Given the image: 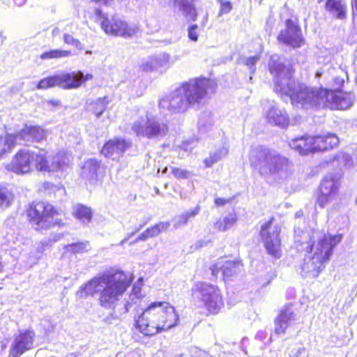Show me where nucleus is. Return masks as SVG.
Segmentation results:
<instances>
[{
    "mask_svg": "<svg viewBox=\"0 0 357 357\" xmlns=\"http://www.w3.org/2000/svg\"><path fill=\"white\" fill-rule=\"evenodd\" d=\"M268 68L274 77L275 92L289 97L292 105L296 108L306 111L321 107L347 109L354 103L355 96L351 93L310 86L294 79L292 68L287 67L277 54L271 56Z\"/></svg>",
    "mask_w": 357,
    "mask_h": 357,
    "instance_id": "obj_1",
    "label": "nucleus"
},
{
    "mask_svg": "<svg viewBox=\"0 0 357 357\" xmlns=\"http://www.w3.org/2000/svg\"><path fill=\"white\" fill-rule=\"evenodd\" d=\"M130 281L122 271H110L91 278L77 291L79 298L98 296L99 305L106 310H114L130 286Z\"/></svg>",
    "mask_w": 357,
    "mask_h": 357,
    "instance_id": "obj_2",
    "label": "nucleus"
},
{
    "mask_svg": "<svg viewBox=\"0 0 357 357\" xmlns=\"http://www.w3.org/2000/svg\"><path fill=\"white\" fill-rule=\"evenodd\" d=\"M212 82L200 77L183 82L169 95L159 102L161 109L172 113H179L187 110L189 107L198 105L206 97Z\"/></svg>",
    "mask_w": 357,
    "mask_h": 357,
    "instance_id": "obj_3",
    "label": "nucleus"
},
{
    "mask_svg": "<svg viewBox=\"0 0 357 357\" xmlns=\"http://www.w3.org/2000/svg\"><path fill=\"white\" fill-rule=\"evenodd\" d=\"M315 235L317 241H310L306 247V254L301 265L302 271L313 277H317L325 268V264L329 261L334 248L342 240V235L340 234L332 235L314 233V238Z\"/></svg>",
    "mask_w": 357,
    "mask_h": 357,
    "instance_id": "obj_4",
    "label": "nucleus"
},
{
    "mask_svg": "<svg viewBox=\"0 0 357 357\" xmlns=\"http://www.w3.org/2000/svg\"><path fill=\"white\" fill-rule=\"evenodd\" d=\"M251 166L264 177L275 176L286 173L289 160L278 151L257 146L250 153Z\"/></svg>",
    "mask_w": 357,
    "mask_h": 357,
    "instance_id": "obj_5",
    "label": "nucleus"
},
{
    "mask_svg": "<svg viewBox=\"0 0 357 357\" xmlns=\"http://www.w3.org/2000/svg\"><path fill=\"white\" fill-rule=\"evenodd\" d=\"M192 296L195 302L212 314H217L224 305L220 289L207 282L195 283L192 287Z\"/></svg>",
    "mask_w": 357,
    "mask_h": 357,
    "instance_id": "obj_6",
    "label": "nucleus"
},
{
    "mask_svg": "<svg viewBox=\"0 0 357 357\" xmlns=\"http://www.w3.org/2000/svg\"><path fill=\"white\" fill-rule=\"evenodd\" d=\"M132 131L139 138H146L149 140L160 141L169 132V128L162 119L149 116L138 117L134 121L131 127Z\"/></svg>",
    "mask_w": 357,
    "mask_h": 357,
    "instance_id": "obj_7",
    "label": "nucleus"
},
{
    "mask_svg": "<svg viewBox=\"0 0 357 357\" xmlns=\"http://www.w3.org/2000/svg\"><path fill=\"white\" fill-rule=\"evenodd\" d=\"M95 16L102 29L108 35L131 38L137 33L136 26L128 24L118 15H111L104 13L100 8H96Z\"/></svg>",
    "mask_w": 357,
    "mask_h": 357,
    "instance_id": "obj_8",
    "label": "nucleus"
},
{
    "mask_svg": "<svg viewBox=\"0 0 357 357\" xmlns=\"http://www.w3.org/2000/svg\"><path fill=\"white\" fill-rule=\"evenodd\" d=\"M55 214L53 206L44 202H33L27 210L29 221L36 230L46 229L56 225Z\"/></svg>",
    "mask_w": 357,
    "mask_h": 357,
    "instance_id": "obj_9",
    "label": "nucleus"
},
{
    "mask_svg": "<svg viewBox=\"0 0 357 357\" xmlns=\"http://www.w3.org/2000/svg\"><path fill=\"white\" fill-rule=\"evenodd\" d=\"M277 39L280 43L294 49L303 45L305 40L296 17L285 20L284 27L280 30Z\"/></svg>",
    "mask_w": 357,
    "mask_h": 357,
    "instance_id": "obj_10",
    "label": "nucleus"
},
{
    "mask_svg": "<svg viewBox=\"0 0 357 357\" xmlns=\"http://www.w3.org/2000/svg\"><path fill=\"white\" fill-rule=\"evenodd\" d=\"M273 218L261 225L260 236L268 253L275 258H279L281 255L280 227L273 225Z\"/></svg>",
    "mask_w": 357,
    "mask_h": 357,
    "instance_id": "obj_11",
    "label": "nucleus"
},
{
    "mask_svg": "<svg viewBox=\"0 0 357 357\" xmlns=\"http://www.w3.org/2000/svg\"><path fill=\"white\" fill-rule=\"evenodd\" d=\"M341 175L339 173H329L322 179L319 186V194L316 204L324 208L337 195L340 185Z\"/></svg>",
    "mask_w": 357,
    "mask_h": 357,
    "instance_id": "obj_12",
    "label": "nucleus"
},
{
    "mask_svg": "<svg viewBox=\"0 0 357 357\" xmlns=\"http://www.w3.org/2000/svg\"><path fill=\"white\" fill-rule=\"evenodd\" d=\"M81 86V79H79L76 72L61 73L53 76L43 78L37 85L38 89H47L50 87L59 86L63 89H76Z\"/></svg>",
    "mask_w": 357,
    "mask_h": 357,
    "instance_id": "obj_13",
    "label": "nucleus"
},
{
    "mask_svg": "<svg viewBox=\"0 0 357 357\" xmlns=\"http://www.w3.org/2000/svg\"><path fill=\"white\" fill-rule=\"evenodd\" d=\"M165 305L166 302L151 303L135 321V327L145 335L146 328L149 329L150 326L160 321L159 317L165 309Z\"/></svg>",
    "mask_w": 357,
    "mask_h": 357,
    "instance_id": "obj_14",
    "label": "nucleus"
},
{
    "mask_svg": "<svg viewBox=\"0 0 357 357\" xmlns=\"http://www.w3.org/2000/svg\"><path fill=\"white\" fill-rule=\"evenodd\" d=\"M165 309L160 315V321L157 324H153L150 326L149 329L146 328L145 335H154L162 331H167L177 325L179 318L178 315L176 313L175 309L173 306L170 305L168 303L165 305Z\"/></svg>",
    "mask_w": 357,
    "mask_h": 357,
    "instance_id": "obj_15",
    "label": "nucleus"
},
{
    "mask_svg": "<svg viewBox=\"0 0 357 357\" xmlns=\"http://www.w3.org/2000/svg\"><path fill=\"white\" fill-rule=\"evenodd\" d=\"M34 166L36 169L42 172H51L63 169L66 164V158L61 153L56 155H46L44 153H34Z\"/></svg>",
    "mask_w": 357,
    "mask_h": 357,
    "instance_id": "obj_16",
    "label": "nucleus"
},
{
    "mask_svg": "<svg viewBox=\"0 0 357 357\" xmlns=\"http://www.w3.org/2000/svg\"><path fill=\"white\" fill-rule=\"evenodd\" d=\"M35 333L33 330H24L15 334L10 347V357H20L33 347Z\"/></svg>",
    "mask_w": 357,
    "mask_h": 357,
    "instance_id": "obj_17",
    "label": "nucleus"
},
{
    "mask_svg": "<svg viewBox=\"0 0 357 357\" xmlns=\"http://www.w3.org/2000/svg\"><path fill=\"white\" fill-rule=\"evenodd\" d=\"M34 152L29 150H20L6 165V169L17 174H25L32 170Z\"/></svg>",
    "mask_w": 357,
    "mask_h": 357,
    "instance_id": "obj_18",
    "label": "nucleus"
},
{
    "mask_svg": "<svg viewBox=\"0 0 357 357\" xmlns=\"http://www.w3.org/2000/svg\"><path fill=\"white\" fill-rule=\"evenodd\" d=\"M17 144L29 146L32 143L40 142L46 138V131L39 126H28L14 134Z\"/></svg>",
    "mask_w": 357,
    "mask_h": 357,
    "instance_id": "obj_19",
    "label": "nucleus"
},
{
    "mask_svg": "<svg viewBox=\"0 0 357 357\" xmlns=\"http://www.w3.org/2000/svg\"><path fill=\"white\" fill-rule=\"evenodd\" d=\"M213 276H217L220 271L225 280H229L241 273L243 266L240 259L221 260L211 267Z\"/></svg>",
    "mask_w": 357,
    "mask_h": 357,
    "instance_id": "obj_20",
    "label": "nucleus"
},
{
    "mask_svg": "<svg viewBox=\"0 0 357 357\" xmlns=\"http://www.w3.org/2000/svg\"><path fill=\"white\" fill-rule=\"evenodd\" d=\"M296 314L291 304L284 305L274 320L275 333L277 335L284 334L291 322L296 320Z\"/></svg>",
    "mask_w": 357,
    "mask_h": 357,
    "instance_id": "obj_21",
    "label": "nucleus"
},
{
    "mask_svg": "<svg viewBox=\"0 0 357 357\" xmlns=\"http://www.w3.org/2000/svg\"><path fill=\"white\" fill-rule=\"evenodd\" d=\"M130 146L131 143L129 141L122 138H115L105 144L101 153L107 158L117 160Z\"/></svg>",
    "mask_w": 357,
    "mask_h": 357,
    "instance_id": "obj_22",
    "label": "nucleus"
},
{
    "mask_svg": "<svg viewBox=\"0 0 357 357\" xmlns=\"http://www.w3.org/2000/svg\"><path fill=\"white\" fill-rule=\"evenodd\" d=\"M290 147L301 155H307L315 152L314 137L303 135L289 142Z\"/></svg>",
    "mask_w": 357,
    "mask_h": 357,
    "instance_id": "obj_23",
    "label": "nucleus"
},
{
    "mask_svg": "<svg viewBox=\"0 0 357 357\" xmlns=\"http://www.w3.org/2000/svg\"><path fill=\"white\" fill-rule=\"evenodd\" d=\"M266 119L268 123L282 128L287 126L289 123L286 111L279 109L275 102L270 105L266 112Z\"/></svg>",
    "mask_w": 357,
    "mask_h": 357,
    "instance_id": "obj_24",
    "label": "nucleus"
},
{
    "mask_svg": "<svg viewBox=\"0 0 357 357\" xmlns=\"http://www.w3.org/2000/svg\"><path fill=\"white\" fill-rule=\"evenodd\" d=\"M172 64L170 56L167 53H160L151 56L149 59L143 64L144 70H162L169 68Z\"/></svg>",
    "mask_w": 357,
    "mask_h": 357,
    "instance_id": "obj_25",
    "label": "nucleus"
},
{
    "mask_svg": "<svg viewBox=\"0 0 357 357\" xmlns=\"http://www.w3.org/2000/svg\"><path fill=\"white\" fill-rule=\"evenodd\" d=\"M325 10L337 20H344L347 17V5L345 0H326Z\"/></svg>",
    "mask_w": 357,
    "mask_h": 357,
    "instance_id": "obj_26",
    "label": "nucleus"
},
{
    "mask_svg": "<svg viewBox=\"0 0 357 357\" xmlns=\"http://www.w3.org/2000/svg\"><path fill=\"white\" fill-rule=\"evenodd\" d=\"M314 137V150L317 151H324L337 146L340 142L337 135L332 133L316 135Z\"/></svg>",
    "mask_w": 357,
    "mask_h": 357,
    "instance_id": "obj_27",
    "label": "nucleus"
},
{
    "mask_svg": "<svg viewBox=\"0 0 357 357\" xmlns=\"http://www.w3.org/2000/svg\"><path fill=\"white\" fill-rule=\"evenodd\" d=\"M100 167V161L97 159L91 158L87 160L82 169V176L83 178L89 181L91 183L97 181L98 170Z\"/></svg>",
    "mask_w": 357,
    "mask_h": 357,
    "instance_id": "obj_28",
    "label": "nucleus"
},
{
    "mask_svg": "<svg viewBox=\"0 0 357 357\" xmlns=\"http://www.w3.org/2000/svg\"><path fill=\"white\" fill-rule=\"evenodd\" d=\"M173 4L182 12L187 20L195 21L197 17L196 8L190 0H173Z\"/></svg>",
    "mask_w": 357,
    "mask_h": 357,
    "instance_id": "obj_29",
    "label": "nucleus"
},
{
    "mask_svg": "<svg viewBox=\"0 0 357 357\" xmlns=\"http://www.w3.org/2000/svg\"><path fill=\"white\" fill-rule=\"evenodd\" d=\"M198 132L200 135H205L211 132L214 127L213 119L211 112H204L197 122Z\"/></svg>",
    "mask_w": 357,
    "mask_h": 357,
    "instance_id": "obj_30",
    "label": "nucleus"
},
{
    "mask_svg": "<svg viewBox=\"0 0 357 357\" xmlns=\"http://www.w3.org/2000/svg\"><path fill=\"white\" fill-rule=\"evenodd\" d=\"M73 214L75 218L82 223H89L92 218L91 208L81 204H77L73 206Z\"/></svg>",
    "mask_w": 357,
    "mask_h": 357,
    "instance_id": "obj_31",
    "label": "nucleus"
},
{
    "mask_svg": "<svg viewBox=\"0 0 357 357\" xmlns=\"http://www.w3.org/2000/svg\"><path fill=\"white\" fill-rule=\"evenodd\" d=\"M228 153V148L221 146L213 152L210 153L209 157L206 158L204 162L207 167H211L215 162L225 157Z\"/></svg>",
    "mask_w": 357,
    "mask_h": 357,
    "instance_id": "obj_32",
    "label": "nucleus"
},
{
    "mask_svg": "<svg viewBox=\"0 0 357 357\" xmlns=\"http://www.w3.org/2000/svg\"><path fill=\"white\" fill-rule=\"evenodd\" d=\"M17 144L14 134H7L5 137L0 136V158Z\"/></svg>",
    "mask_w": 357,
    "mask_h": 357,
    "instance_id": "obj_33",
    "label": "nucleus"
},
{
    "mask_svg": "<svg viewBox=\"0 0 357 357\" xmlns=\"http://www.w3.org/2000/svg\"><path fill=\"white\" fill-rule=\"evenodd\" d=\"M237 220L236 215L234 213H229L222 220L217 221L215 223V227L220 231H225L231 229Z\"/></svg>",
    "mask_w": 357,
    "mask_h": 357,
    "instance_id": "obj_34",
    "label": "nucleus"
},
{
    "mask_svg": "<svg viewBox=\"0 0 357 357\" xmlns=\"http://www.w3.org/2000/svg\"><path fill=\"white\" fill-rule=\"evenodd\" d=\"M14 195L6 187L0 186V209L8 208L13 203Z\"/></svg>",
    "mask_w": 357,
    "mask_h": 357,
    "instance_id": "obj_35",
    "label": "nucleus"
},
{
    "mask_svg": "<svg viewBox=\"0 0 357 357\" xmlns=\"http://www.w3.org/2000/svg\"><path fill=\"white\" fill-rule=\"evenodd\" d=\"M108 103L107 97L99 98L91 103L90 110L99 118L106 109Z\"/></svg>",
    "mask_w": 357,
    "mask_h": 357,
    "instance_id": "obj_36",
    "label": "nucleus"
},
{
    "mask_svg": "<svg viewBox=\"0 0 357 357\" xmlns=\"http://www.w3.org/2000/svg\"><path fill=\"white\" fill-rule=\"evenodd\" d=\"M73 55L72 52L69 50H52L48 52H45L40 55L41 59H59L64 57H69Z\"/></svg>",
    "mask_w": 357,
    "mask_h": 357,
    "instance_id": "obj_37",
    "label": "nucleus"
},
{
    "mask_svg": "<svg viewBox=\"0 0 357 357\" xmlns=\"http://www.w3.org/2000/svg\"><path fill=\"white\" fill-rule=\"evenodd\" d=\"M141 296V289L136 285H134L132 293L129 296V299L124 305L125 312H128L132 305L137 303Z\"/></svg>",
    "mask_w": 357,
    "mask_h": 357,
    "instance_id": "obj_38",
    "label": "nucleus"
},
{
    "mask_svg": "<svg viewBox=\"0 0 357 357\" xmlns=\"http://www.w3.org/2000/svg\"><path fill=\"white\" fill-rule=\"evenodd\" d=\"M170 224L169 222H160L155 224L151 227L147 228L146 233L149 234L150 238H153L158 236L162 231H166Z\"/></svg>",
    "mask_w": 357,
    "mask_h": 357,
    "instance_id": "obj_39",
    "label": "nucleus"
},
{
    "mask_svg": "<svg viewBox=\"0 0 357 357\" xmlns=\"http://www.w3.org/2000/svg\"><path fill=\"white\" fill-rule=\"evenodd\" d=\"M333 162H337L340 167H350L352 165V157L349 153L340 152L334 157Z\"/></svg>",
    "mask_w": 357,
    "mask_h": 357,
    "instance_id": "obj_40",
    "label": "nucleus"
},
{
    "mask_svg": "<svg viewBox=\"0 0 357 357\" xmlns=\"http://www.w3.org/2000/svg\"><path fill=\"white\" fill-rule=\"evenodd\" d=\"M87 243L85 242H77L72 244H68L66 246V249L68 251L73 252L74 253H80L86 250Z\"/></svg>",
    "mask_w": 357,
    "mask_h": 357,
    "instance_id": "obj_41",
    "label": "nucleus"
},
{
    "mask_svg": "<svg viewBox=\"0 0 357 357\" xmlns=\"http://www.w3.org/2000/svg\"><path fill=\"white\" fill-rule=\"evenodd\" d=\"M217 2L220 4V15H227L231 11L233 5L230 0H218Z\"/></svg>",
    "mask_w": 357,
    "mask_h": 357,
    "instance_id": "obj_42",
    "label": "nucleus"
},
{
    "mask_svg": "<svg viewBox=\"0 0 357 357\" xmlns=\"http://www.w3.org/2000/svg\"><path fill=\"white\" fill-rule=\"evenodd\" d=\"M63 38L65 43L73 45L78 50H83V45L82 43L71 35L65 33L63 36Z\"/></svg>",
    "mask_w": 357,
    "mask_h": 357,
    "instance_id": "obj_43",
    "label": "nucleus"
},
{
    "mask_svg": "<svg viewBox=\"0 0 357 357\" xmlns=\"http://www.w3.org/2000/svg\"><path fill=\"white\" fill-rule=\"evenodd\" d=\"M259 60L258 56H250L246 59L245 64L248 67L250 70V74H254L255 71V64Z\"/></svg>",
    "mask_w": 357,
    "mask_h": 357,
    "instance_id": "obj_44",
    "label": "nucleus"
},
{
    "mask_svg": "<svg viewBox=\"0 0 357 357\" xmlns=\"http://www.w3.org/2000/svg\"><path fill=\"white\" fill-rule=\"evenodd\" d=\"M198 26L197 24H192L188 27V37L189 38L196 42L198 40V33H197Z\"/></svg>",
    "mask_w": 357,
    "mask_h": 357,
    "instance_id": "obj_45",
    "label": "nucleus"
},
{
    "mask_svg": "<svg viewBox=\"0 0 357 357\" xmlns=\"http://www.w3.org/2000/svg\"><path fill=\"white\" fill-rule=\"evenodd\" d=\"M173 222H174V227L175 228H178L180 227L185 225L188 222V220H187L186 218L183 214H181L178 216L175 217L173 220Z\"/></svg>",
    "mask_w": 357,
    "mask_h": 357,
    "instance_id": "obj_46",
    "label": "nucleus"
},
{
    "mask_svg": "<svg viewBox=\"0 0 357 357\" xmlns=\"http://www.w3.org/2000/svg\"><path fill=\"white\" fill-rule=\"evenodd\" d=\"M172 173L176 178H184L187 177L188 172L180 168L172 167Z\"/></svg>",
    "mask_w": 357,
    "mask_h": 357,
    "instance_id": "obj_47",
    "label": "nucleus"
},
{
    "mask_svg": "<svg viewBox=\"0 0 357 357\" xmlns=\"http://www.w3.org/2000/svg\"><path fill=\"white\" fill-rule=\"evenodd\" d=\"M200 211V206H197L195 208L190 209L189 211H187L182 213L188 221L190 219L193 218L195 217Z\"/></svg>",
    "mask_w": 357,
    "mask_h": 357,
    "instance_id": "obj_48",
    "label": "nucleus"
},
{
    "mask_svg": "<svg viewBox=\"0 0 357 357\" xmlns=\"http://www.w3.org/2000/svg\"><path fill=\"white\" fill-rule=\"evenodd\" d=\"M305 351L303 347H298L295 345L289 351L290 357H298Z\"/></svg>",
    "mask_w": 357,
    "mask_h": 357,
    "instance_id": "obj_49",
    "label": "nucleus"
},
{
    "mask_svg": "<svg viewBox=\"0 0 357 357\" xmlns=\"http://www.w3.org/2000/svg\"><path fill=\"white\" fill-rule=\"evenodd\" d=\"M146 224V222H144L143 225H141L139 227H137L134 231L129 233L127 234V236L125 237L120 243L119 245L123 246L125 243H126L128 239H130L132 236H133L137 232H138L139 230H141L144 225Z\"/></svg>",
    "mask_w": 357,
    "mask_h": 357,
    "instance_id": "obj_50",
    "label": "nucleus"
},
{
    "mask_svg": "<svg viewBox=\"0 0 357 357\" xmlns=\"http://www.w3.org/2000/svg\"><path fill=\"white\" fill-rule=\"evenodd\" d=\"M77 73V77H79V79H81V84L86 80H90L93 78V75L91 74L84 75V73L81 71H78Z\"/></svg>",
    "mask_w": 357,
    "mask_h": 357,
    "instance_id": "obj_51",
    "label": "nucleus"
},
{
    "mask_svg": "<svg viewBox=\"0 0 357 357\" xmlns=\"http://www.w3.org/2000/svg\"><path fill=\"white\" fill-rule=\"evenodd\" d=\"M228 202H229V199H227L225 198H221V197H218L215 199V204L218 206H223L225 204H227Z\"/></svg>",
    "mask_w": 357,
    "mask_h": 357,
    "instance_id": "obj_52",
    "label": "nucleus"
},
{
    "mask_svg": "<svg viewBox=\"0 0 357 357\" xmlns=\"http://www.w3.org/2000/svg\"><path fill=\"white\" fill-rule=\"evenodd\" d=\"M266 335H267V333L266 331H259L257 333V334L255 335V338L259 340L262 341L266 338Z\"/></svg>",
    "mask_w": 357,
    "mask_h": 357,
    "instance_id": "obj_53",
    "label": "nucleus"
},
{
    "mask_svg": "<svg viewBox=\"0 0 357 357\" xmlns=\"http://www.w3.org/2000/svg\"><path fill=\"white\" fill-rule=\"evenodd\" d=\"M149 238L150 236L146 233V230H145L137 236V240H139V241H145Z\"/></svg>",
    "mask_w": 357,
    "mask_h": 357,
    "instance_id": "obj_54",
    "label": "nucleus"
},
{
    "mask_svg": "<svg viewBox=\"0 0 357 357\" xmlns=\"http://www.w3.org/2000/svg\"><path fill=\"white\" fill-rule=\"evenodd\" d=\"M352 8V15L355 17L357 15V0H351Z\"/></svg>",
    "mask_w": 357,
    "mask_h": 357,
    "instance_id": "obj_55",
    "label": "nucleus"
},
{
    "mask_svg": "<svg viewBox=\"0 0 357 357\" xmlns=\"http://www.w3.org/2000/svg\"><path fill=\"white\" fill-rule=\"evenodd\" d=\"M91 1L93 2L98 3L105 5V6L109 5L113 1V0H91Z\"/></svg>",
    "mask_w": 357,
    "mask_h": 357,
    "instance_id": "obj_56",
    "label": "nucleus"
},
{
    "mask_svg": "<svg viewBox=\"0 0 357 357\" xmlns=\"http://www.w3.org/2000/svg\"><path fill=\"white\" fill-rule=\"evenodd\" d=\"M26 0H13V3L20 7V6H22L25 3H26Z\"/></svg>",
    "mask_w": 357,
    "mask_h": 357,
    "instance_id": "obj_57",
    "label": "nucleus"
},
{
    "mask_svg": "<svg viewBox=\"0 0 357 357\" xmlns=\"http://www.w3.org/2000/svg\"><path fill=\"white\" fill-rule=\"evenodd\" d=\"M205 244H206L205 242H204L203 241H199L196 243L195 247L197 248H201V247L204 246V245H205Z\"/></svg>",
    "mask_w": 357,
    "mask_h": 357,
    "instance_id": "obj_58",
    "label": "nucleus"
},
{
    "mask_svg": "<svg viewBox=\"0 0 357 357\" xmlns=\"http://www.w3.org/2000/svg\"><path fill=\"white\" fill-rule=\"evenodd\" d=\"M5 39H6V37L3 35V32L0 31V47L3 43V41Z\"/></svg>",
    "mask_w": 357,
    "mask_h": 357,
    "instance_id": "obj_59",
    "label": "nucleus"
},
{
    "mask_svg": "<svg viewBox=\"0 0 357 357\" xmlns=\"http://www.w3.org/2000/svg\"><path fill=\"white\" fill-rule=\"evenodd\" d=\"M59 101L58 100H49L48 101V103L53 105V106H56L59 105Z\"/></svg>",
    "mask_w": 357,
    "mask_h": 357,
    "instance_id": "obj_60",
    "label": "nucleus"
},
{
    "mask_svg": "<svg viewBox=\"0 0 357 357\" xmlns=\"http://www.w3.org/2000/svg\"><path fill=\"white\" fill-rule=\"evenodd\" d=\"M139 240H137V237L135 240H133L132 241H131V242L130 243V245H134V244L137 243V242H139Z\"/></svg>",
    "mask_w": 357,
    "mask_h": 357,
    "instance_id": "obj_61",
    "label": "nucleus"
},
{
    "mask_svg": "<svg viewBox=\"0 0 357 357\" xmlns=\"http://www.w3.org/2000/svg\"><path fill=\"white\" fill-rule=\"evenodd\" d=\"M167 170H168V168L167 167H165L162 171V174H166L167 172Z\"/></svg>",
    "mask_w": 357,
    "mask_h": 357,
    "instance_id": "obj_62",
    "label": "nucleus"
},
{
    "mask_svg": "<svg viewBox=\"0 0 357 357\" xmlns=\"http://www.w3.org/2000/svg\"><path fill=\"white\" fill-rule=\"evenodd\" d=\"M59 31V29L58 28H54L52 31V33L54 35L56 33H57Z\"/></svg>",
    "mask_w": 357,
    "mask_h": 357,
    "instance_id": "obj_63",
    "label": "nucleus"
},
{
    "mask_svg": "<svg viewBox=\"0 0 357 357\" xmlns=\"http://www.w3.org/2000/svg\"><path fill=\"white\" fill-rule=\"evenodd\" d=\"M246 341H248V338H246V337L243 338V340H242L243 343H245Z\"/></svg>",
    "mask_w": 357,
    "mask_h": 357,
    "instance_id": "obj_64",
    "label": "nucleus"
}]
</instances>
